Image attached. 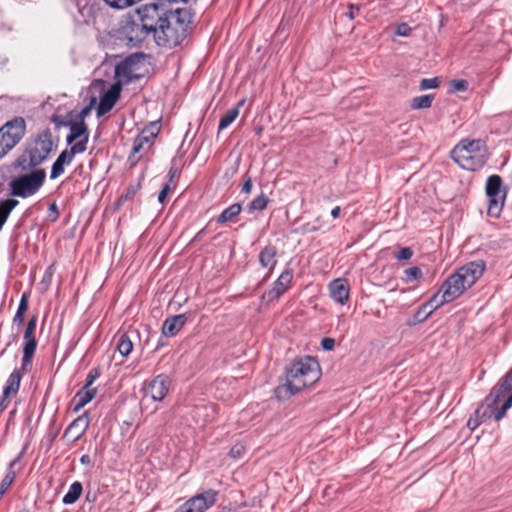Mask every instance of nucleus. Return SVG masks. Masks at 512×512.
I'll return each instance as SVG.
<instances>
[{"label":"nucleus","mask_w":512,"mask_h":512,"mask_svg":"<svg viewBox=\"0 0 512 512\" xmlns=\"http://www.w3.org/2000/svg\"><path fill=\"white\" fill-rule=\"evenodd\" d=\"M485 265L483 262H470L450 275L442 284L441 289L427 302L431 310L423 317L427 319L434 310L457 299L463 292L473 286L482 276Z\"/></svg>","instance_id":"f257e3e1"},{"label":"nucleus","mask_w":512,"mask_h":512,"mask_svg":"<svg viewBox=\"0 0 512 512\" xmlns=\"http://www.w3.org/2000/svg\"><path fill=\"white\" fill-rule=\"evenodd\" d=\"M192 13L186 8L167 10L160 20L156 32L157 45L164 48H174L181 44L192 29Z\"/></svg>","instance_id":"f03ea898"},{"label":"nucleus","mask_w":512,"mask_h":512,"mask_svg":"<svg viewBox=\"0 0 512 512\" xmlns=\"http://www.w3.org/2000/svg\"><path fill=\"white\" fill-rule=\"evenodd\" d=\"M319 378L320 365L315 358L306 356L295 360L287 369L286 383L276 389L277 397L295 395L314 384Z\"/></svg>","instance_id":"7ed1b4c3"},{"label":"nucleus","mask_w":512,"mask_h":512,"mask_svg":"<svg viewBox=\"0 0 512 512\" xmlns=\"http://www.w3.org/2000/svg\"><path fill=\"white\" fill-rule=\"evenodd\" d=\"M451 158L461 168L476 171L488 159L486 143L481 139H463L451 151Z\"/></svg>","instance_id":"20e7f679"},{"label":"nucleus","mask_w":512,"mask_h":512,"mask_svg":"<svg viewBox=\"0 0 512 512\" xmlns=\"http://www.w3.org/2000/svg\"><path fill=\"white\" fill-rule=\"evenodd\" d=\"M138 14L141 23H132L126 27L128 40L130 42H141L150 33H153L155 38L164 13L160 12L156 4H151L140 8Z\"/></svg>","instance_id":"39448f33"},{"label":"nucleus","mask_w":512,"mask_h":512,"mask_svg":"<svg viewBox=\"0 0 512 512\" xmlns=\"http://www.w3.org/2000/svg\"><path fill=\"white\" fill-rule=\"evenodd\" d=\"M53 148L52 133L45 129L35 139L33 145L27 150L28 159L22 156L18 160V166L23 170L37 168L47 158Z\"/></svg>","instance_id":"423d86ee"},{"label":"nucleus","mask_w":512,"mask_h":512,"mask_svg":"<svg viewBox=\"0 0 512 512\" xmlns=\"http://www.w3.org/2000/svg\"><path fill=\"white\" fill-rule=\"evenodd\" d=\"M45 179L46 171L43 168H32L29 173L21 174L10 181V194L21 198L33 196L43 186Z\"/></svg>","instance_id":"0eeeda50"},{"label":"nucleus","mask_w":512,"mask_h":512,"mask_svg":"<svg viewBox=\"0 0 512 512\" xmlns=\"http://www.w3.org/2000/svg\"><path fill=\"white\" fill-rule=\"evenodd\" d=\"M26 122L23 117H14L0 128V159L12 150L24 137Z\"/></svg>","instance_id":"6e6552de"},{"label":"nucleus","mask_w":512,"mask_h":512,"mask_svg":"<svg viewBox=\"0 0 512 512\" xmlns=\"http://www.w3.org/2000/svg\"><path fill=\"white\" fill-rule=\"evenodd\" d=\"M485 190L489 200L487 213L490 217L498 218L504 207L507 194L502 184V178L499 175L489 176Z\"/></svg>","instance_id":"1a4fd4ad"},{"label":"nucleus","mask_w":512,"mask_h":512,"mask_svg":"<svg viewBox=\"0 0 512 512\" xmlns=\"http://www.w3.org/2000/svg\"><path fill=\"white\" fill-rule=\"evenodd\" d=\"M217 496V491L208 489L191 497L184 504H182L176 510V512H205L215 504Z\"/></svg>","instance_id":"9d476101"},{"label":"nucleus","mask_w":512,"mask_h":512,"mask_svg":"<svg viewBox=\"0 0 512 512\" xmlns=\"http://www.w3.org/2000/svg\"><path fill=\"white\" fill-rule=\"evenodd\" d=\"M144 54L135 53L126 57L115 66V77L124 80L126 83L138 80L140 75L136 73L137 65L144 60Z\"/></svg>","instance_id":"9b49d317"},{"label":"nucleus","mask_w":512,"mask_h":512,"mask_svg":"<svg viewBox=\"0 0 512 512\" xmlns=\"http://www.w3.org/2000/svg\"><path fill=\"white\" fill-rule=\"evenodd\" d=\"M171 381L169 376L159 374L144 386V397L153 401H162L169 392Z\"/></svg>","instance_id":"f8f14e48"},{"label":"nucleus","mask_w":512,"mask_h":512,"mask_svg":"<svg viewBox=\"0 0 512 512\" xmlns=\"http://www.w3.org/2000/svg\"><path fill=\"white\" fill-rule=\"evenodd\" d=\"M69 134L66 137V142L68 145H79L83 146L81 153H84L87 149V144L89 140V131L85 121L83 119H79L77 121H73L69 123Z\"/></svg>","instance_id":"ddd939ff"},{"label":"nucleus","mask_w":512,"mask_h":512,"mask_svg":"<svg viewBox=\"0 0 512 512\" xmlns=\"http://www.w3.org/2000/svg\"><path fill=\"white\" fill-rule=\"evenodd\" d=\"M82 149L83 146L79 144L72 145L69 149L63 150L52 165L50 178L56 179L62 175L64 173L65 165H69L73 161L76 154H81Z\"/></svg>","instance_id":"4468645a"},{"label":"nucleus","mask_w":512,"mask_h":512,"mask_svg":"<svg viewBox=\"0 0 512 512\" xmlns=\"http://www.w3.org/2000/svg\"><path fill=\"white\" fill-rule=\"evenodd\" d=\"M508 393H512V375L509 371L499 384L492 389L490 394L486 397L485 402L488 403L489 406H496Z\"/></svg>","instance_id":"2eb2a0df"},{"label":"nucleus","mask_w":512,"mask_h":512,"mask_svg":"<svg viewBox=\"0 0 512 512\" xmlns=\"http://www.w3.org/2000/svg\"><path fill=\"white\" fill-rule=\"evenodd\" d=\"M121 84L120 82L113 84L108 91H106L100 98L97 107L98 117L105 115L114 107L115 103L120 97Z\"/></svg>","instance_id":"dca6fc26"},{"label":"nucleus","mask_w":512,"mask_h":512,"mask_svg":"<svg viewBox=\"0 0 512 512\" xmlns=\"http://www.w3.org/2000/svg\"><path fill=\"white\" fill-rule=\"evenodd\" d=\"M90 424L88 412L78 416L65 430L64 435L71 438L73 442L79 440L86 432Z\"/></svg>","instance_id":"f3484780"},{"label":"nucleus","mask_w":512,"mask_h":512,"mask_svg":"<svg viewBox=\"0 0 512 512\" xmlns=\"http://www.w3.org/2000/svg\"><path fill=\"white\" fill-rule=\"evenodd\" d=\"M293 279V271L290 268L285 269L278 279L274 282L273 288L267 293L269 300L278 299L289 288Z\"/></svg>","instance_id":"a211bd4d"},{"label":"nucleus","mask_w":512,"mask_h":512,"mask_svg":"<svg viewBox=\"0 0 512 512\" xmlns=\"http://www.w3.org/2000/svg\"><path fill=\"white\" fill-rule=\"evenodd\" d=\"M156 134L152 131L144 129L133 141L130 159L138 161L141 156L136 157L142 151H146L152 145Z\"/></svg>","instance_id":"6ab92c4d"},{"label":"nucleus","mask_w":512,"mask_h":512,"mask_svg":"<svg viewBox=\"0 0 512 512\" xmlns=\"http://www.w3.org/2000/svg\"><path fill=\"white\" fill-rule=\"evenodd\" d=\"M331 298L340 304H345L349 299V284L344 278H337L329 284Z\"/></svg>","instance_id":"aec40b11"},{"label":"nucleus","mask_w":512,"mask_h":512,"mask_svg":"<svg viewBox=\"0 0 512 512\" xmlns=\"http://www.w3.org/2000/svg\"><path fill=\"white\" fill-rule=\"evenodd\" d=\"M186 314H179L167 318L162 325V333L166 337L175 336L185 325Z\"/></svg>","instance_id":"412c9836"},{"label":"nucleus","mask_w":512,"mask_h":512,"mask_svg":"<svg viewBox=\"0 0 512 512\" xmlns=\"http://www.w3.org/2000/svg\"><path fill=\"white\" fill-rule=\"evenodd\" d=\"M97 389L96 388H85L82 387L74 396V412H78L82 409L86 404H88L92 399L96 396Z\"/></svg>","instance_id":"4be33fe9"},{"label":"nucleus","mask_w":512,"mask_h":512,"mask_svg":"<svg viewBox=\"0 0 512 512\" xmlns=\"http://www.w3.org/2000/svg\"><path fill=\"white\" fill-rule=\"evenodd\" d=\"M492 406H489L488 403L485 402V405H481L478 407L473 416L467 422V426L471 430H475L485 419L492 417Z\"/></svg>","instance_id":"5701e85b"},{"label":"nucleus","mask_w":512,"mask_h":512,"mask_svg":"<svg viewBox=\"0 0 512 512\" xmlns=\"http://www.w3.org/2000/svg\"><path fill=\"white\" fill-rule=\"evenodd\" d=\"M21 373L19 370H14L8 377L3 389L4 399L14 396L18 393L21 382Z\"/></svg>","instance_id":"b1692460"},{"label":"nucleus","mask_w":512,"mask_h":512,"mask_svg":"<svg viewBox=\"0 0 512 512\" xmlns=\"http://www.w3.org/2000/svg\"><path fill=\"white\" fill-rule=\"evenodd\" d=\"M245 100H240L235 107L229 109L226 114L220 119L218 131L228 128L239 116L240 108L244 105Z\"/></svg>","instance_id":"393cba45"},{"label":"nucleus","mask_w":512,"mask_h":512,"mask_svg":"<svg viewBox=\"0 0 512 512\" xmlns=\"http://www.w3.org/2000/svg\"><path fill=\"white\" fill-rule=\"evenodd\" d=\"M114 339L116 349L122 357H126L132 352L133 343L126 333H117Z\"/></svg>","instance_id":"a878e982"},{"label":"nucleus","mask_w":512,"mask_h":512,"mask_svg":"<svg viewBox=\"0 0 512 512\" xmlns=\"http://www.w3.org/2000/svg\"><path fill=\"white\" fill-rule=\"evenodd\" d=\"M259 261L263 267L269 268L271 271L277 263L276 248L273 246H266L259 254Z\"/></svg>","instance_id":"bb28decb"},{"label":"nucleus","mask_w":512,"mask_h":512,"mask_svg":"<svg viewBox=\"0 0 512 512\" xmlns=\"http://www.w3.org/2000/svg\"><path fill=\"white\" fill-rule=\"evenodd\" d=\"M215 412L214 405H200L193 409V417L197 423H206L213 420L211 413Z\"/></svg>","instance_id":"cd10ccee"},{"label":"nucleus","mask_w":512,"mask_h":512,"mask_svg":"<svg viewBox=\"0 0 512 512\" xmlns=\"http://www.w3.org/2000/svg\"><path fill=\"white\" fill-rule=\"evenodd\" d=\"M19 204L16 199H5L0 201V230L3 228L12 210Z\"/></svg>","instance_id":"c85d7f7f"},{"label":"nucleus","mask_w":512,"mask_h":512,"mask_svg":"<svg viewBox=\"0 0 512 512\" xmlns=\"http://www.w3.org/2000/svg\"><path fill=\"white\" fill-rule=\"evenodd\" d=\"M82 491V484L78 481L73 482L70 485L68 492L64 495L62 502L66 505L75 503L80 498Z\"/></svg>","instance_id":"c756f323"},{"label":"nucleus","mask_w":512,"mask_h":512,"mask_svg":"<svg viewBox=\"0 0 512 512\" xmlns=\"http://www.w3.org/2000/svg\"><path fill=\"white\" fill-rule=\"evenodd\" d=\"M21 457H22V454H19L14 460H12L9 463V471L5 475V477L2 479V481L0 482V490L6 492L9 489V487L13 484V482L16 478V473L13 470V468L20 461Z\"/></svg>","instance_id":"7c9ffc66"},{"label":"nucleus","mask_w":512,"mask_h":512,"mask_svg":"<svg viewBox=\"0 0 512 512\" xmlns=\"http://www.w3.org/2000/svg\"><path fill=\"white\" fill-rule=\"evenodd\" d=\"M242 210V206L239 203H234L226 208L217 218L216 222L218 224H223L228 221L233 220L236 216L240 214Z\"/></svg>","instance_id":"2f4dec72"},{"label":"nucleus","mask_w":512,"mask_h":512,"mask_svg":"<svg viewBox=\"0 0 512 512\" xmlns=\"http://www.w3.org/2000/svg\"><path fill=\"white\" fill-rule=\"evenodd\" d=\"M37 347L36 339L25 340L23 347L22 366H28L32 362L33 355Z\"/></svg>","instance_id":"473e14b6"},{"label":"nucleus","mask_w":512,"mask_h":512,"mask_svg":"<svg viewBox=\"0 0 512 512\" xmlns=\"http://www.w3.org/2000/svg\"><path fill=\"white\" fill-rule=\"evenodd\" d=\"M269 203V198L266 194L261 193L259 196L254 198L248 206V211L250 213L254 211H263Z\"/></svg>","instance_id":"72a5a7b5"},{"label":"nucleus","mask_w":512,"mask_h":512,"mask_svg":"<svg viewBox=\"0 0 512 512\" xmlns=\"http://www.w3.org/2000/svg\"><path fill=\"white\" fill-rule=\"evenodd\" d=\"M512 406V393L504 400L503 404L499 408L491 407L492 416L496 421H500L505 415L508 409Z\"/></svg>","instance_id":"f704fd0d"},{"label":"nucleus","mask_w":512,"mask_h":512,"mask_svg":"<svg viewBox=\"0 0 512 512\" xmlns=\"http://www.w3.org/2000/svg\"><path fill=\"white\" fill-rule=\"evenodd\" d=\"M28 309V295L24 293L21 297L17 312L14 316V322L19 325L24 321V315Z\"/></svg>","instance_id":"c9c22d12"},{"label":"nucleus","mask_w":512,"mask_h":512,"mask_svg":"<svg viewBox=\"0 0 512 512\" xmlns=\"http://www.w3.org/2000/svg\"><path fill=\"white\" fill-rule=\"evenodd\" d=\"M434 99L433 95H422L413 98L411 107L413 109H424L429 108L432 105V101Z\"/></svg>","instance_id":"e433bc0d"},{"label":"nucleus","mask_w":512,"mask_h":512,"mask_svg":"<svg viewBox=\"0 0 512 512\" xmlns=\"http://www.w3.org/2000/svg\"><path fill=\"white\" fill-rule=\"evenodd\" d=\"M139 189H140L139 182L130 184L126 188V191L119 197L118 204L120 205V204L124 203L125 201L133 199L134 196L138 193Z\"/></svg>","instance_id":"4c0bfd02"},{"label":"nucleus","mask_w":512,"mask_h":512,"mask_svg":"<svg viewBox=\"0 0 512 512\" xmlns=\"http://www.w3.org/2000/svg\"><path fill=\"white\" fill-rule=\"evenodd\" d=\"M36 324H37L36 316H33L32 318L29 319L26 329H25V332H24V336H23L24 340L35 339L34 332L36 329Z\"/></svg>","instance_id":"58836bf2"},{"label":"nucleus","mask_w":512,"mask_h":512,"mask_svg":"<svg viewBox=\"0 0 512 512\" xmlns=\"http://www.w3.org/2000/svg\"><path fill=\"white\" fill-rule=\"evenodd\" d=\"M404 273H405L407 282L418 280L422 277V271L417 266H413V267L406 269L404 271Z\"/></svg>","instance_id":"ea45409f"},{"label":"nucleus","mask_w":512,"mask_h":512,"mask_svg":"<svg viewBox=\"0 0 512 512\" xmlns=\"http://www.w3.org/2000/svg\"><path fill=\"white\" fill-rule=\"evenodd\" d=\"M439 86V80L438 78H425L422 79L420 82V89L421 90H427V89H435Z\"/></svg>","instance_id":"a19ab883"},{"label":"nucleus","mask_w":512,"mask_h":512,"mask_svg":"<svg viewBox=\"0 0 512 512\" xmlns=\"http://www.w3.org/2000/svg\"><path fill=\"white\" fill-rule=\"evenodd\" d=\"M99 377L98 369H91L89 373L87 374V377L85 379V384L83 387L85 388H93L92 384L95 382V380Z\"/></svg>","instance_id":"79ce46f5"},{"label":"nucleus","mask_w":512,"mask_h":512,"mask_svg":"<svg viewBox=\"0 0 512 512\" xmlns=\"http://www.w3.org/2000/svg\"><path fill=\"white\" fill-rule=\"evenodd\" d=\"M413 256V250L410 247L401 248L395 255L398 260H409Z\"/></svg>","instance_id":"37998d69"},{"label":"nucleus","mask_w":512,"mask_h":512,"mask_svg":"<svg viewBox=\"0 0 512 512\" xmlns=\"http://www.w3.org/2000/svg\"><path fill=\"white\" fill-rule=\"evenodd\" d=\"M411 31V27L407 23L403 22L398 24L396 29V35L407 37L411 34Z\"/></svg>","instance_id":"c03bdc74"},{"label":"nucleus","mask_w":512,"mask_h":512,"mask_svg":"<svg viewBox=\"0 0 512 512\" xmlns=\"http://www.w3.org/2000/svg\"><path fill=\"white\" fill-rule=\"evenodd\" d=\"M451 86L455 91H465L468 88V82L466 80H453Z\"/></svg>","instance_id":"a18cd8bd"},{"label":"nucleus","mask_w":512,"mask_h":512,"mask_svg":"<svg viewBox=\"0 0 512 512\" xmlns=\"http://www.w3.org/2000/svg\"><path fill=\"white\" fill-rule=\"evenodd\" d=\"M245 452V448L243 445L241 444H235L231 450H230V455L233 457V458H240L243 456Z\"/></svg>","instance_id":"49530a36"},{"label":"nucleus","mask_w":512,"mask_h":512,"mask_svg":"<svg viewBox=\"0 0 512 512\" xmlns=\"http://www.w3.org/2000/svg\"><path fill=\"white\" fill-rule=\"evenodd\" d=\"M321 346L326 351H331L335 347V340L330 337H325L321 341Z\"/></svg>","instance_id":"de8ad7c7"},{"label":"nucleus","mask_w":512,"mask_h":512,"mask_svg":"<svg viewBox=\"0 0 512 512\" xmlns=\"http://www.w3.org/2000/svg\"><path fill=\"white\" fill-rule=\"evenodd\" d=\"M170 190H171L170 183H166V184L163 186V188L161 189V191H160V193H159V195H158V201H159L160 203H162V204H163V203L165 202V200H166V198H167V196H168V194H169Z\"/></svg>","instance_id":"09e8293b"},{"label":"nucleus","mask_w":512,"mask_h":512,"mask_svg":"<svg viewBox=\"0 0 512 512\" xmlns=\"http://www.w3.org/2000/svg\"><path fill=\"white\" fill-rule=\"evenodd\" d=\"M426 305L427 303L421 306L416 313V317L418 318L419 321H425L426 319H423V317L431 310L430 306L424 309Z\"/></svg>","instance_id":"8fccbe9b"},{"label":"nucleus","mask_w":512,"mask_h":512,"mask_svg":"<svg viewBox=\"0 0 512 512\" xmlns=\"http://www.w3.org/2000/svg\"><path fill=\"white\" fill-rule=\"evenodd\" d=\"M252 187H253V184H252V179L251 178H247L246 181L244 182L243 186H242V192L245 193V194H249L252 190Z\"/></svg>","instance_id":"3c124183"},{"label":"nucleus","mask_w":512,"mask_h":512,"mask_svg":"<svg viewBox=\"0 0 512 512\" xmlns=\"http://www.w3.org/2000/svg\"><path fill=\"white\" fill-rule=\"evenodd\" d=\"M50 215H53L52 221H56L59 217L58 207L55 203H52L49 207Z\"/></svg>","instance_id":"603ef678"},{"label":"nucleus","mask_w":512,"mask_h":512,"mask_svg":"<svg viewBox=\"0 0 512 512\" xmlns=\"http://www.w3.org/2000/svg\"><path fill=\"white\" fill-rule=\"evenodd\" d=\"M359 6H356L354 4H350L349 5V11L345 14L349 19H354L355 18V13H354V10L356 11H359Z\"/></svg>","instance_id":"864d4df0"},{"label":"nucleus","mask_w":512,"mask_h":512,"mask_svg":"<svg viewBox=\"0 0 512 512\" xmlns=\"http://www.w3.org/2000/svg\"><path fill=\"white\" fill-rule=\"evenodd\" d=\"M179 174V171L177 168L175 167H171L170 170H169V173H168V176H169V181L167 183H172L173 182V179Z\"/></svg>","instance_id":"5fc2aeb1"},{"label":"nucleus","mask_w":512,"mask_h":512,"mask_svg":"<svg viewBox=\"0 0 512 512\" xmlns=\"http://www.w3.org/2000/svg\"><path fill=\"white\" fill-rule=\"evenodd\" d=\"M340 212H341V208H340L339 206H336V207H334V208L332 209V211H331V216H332L333 218H338V217H339V215H340Z\"/></svg>","instance_id":"6e6d98bb"},{"label":"nucleus","mask_w":512,"mask_h":512,"mask_svg":"<svg viewBox=\"0 0 512 512\" xmlns=\"http://www.w3.org/2000/svg\"><path fill=\"white\" fill-rule=\"evenodd\" d=\"M89 110H90L89 107L83 108L80 113V119L84 120V117L89 113Z\"/></svg>","instance_id":"4d7b16f0"},{"label":"nucleus","mask_w":512,"mask_h":512,"mask_svg":"<svg viewBox=\"0 0 512 512\" xmlns=\"http://www.w3.org/2000/svg\"><path fill=\"white\" fill-rule=\"evenodd\" d=\"M80 461L82 464H88L90 462V457L88 455H83Z\"/></svg>","instance_id":"13d9d810"},{"label":"nucleus","mask_w":512,"mask_h":512,"mask_svg":"<svg viewBox=\"0 0 512 512\" xmlns=\"http://www.w3.org/2000/svg\"><path fill=\"white\" fill-rule=\"evenodd\" d=\"M5 400L6 399H4V397H3L1 402H0V410H3L5 408V405H4Z\"/></svg>","instance_id":"bf43d9fd"},{"label":"nucleus","mask_w":512,"mask_h":512,"mask_svg":"<svg viewBox=\"0 0 512 512\" xmlns=\"http://www.w3.org/2000/svg\"><path fill=\"white\" fill-rule=\"evenodd\" d=\"M316 230H317V228H316V227H314V226H313V227H311V228H308V229H307V231H308V232H314V231H316Z\"/></svg>","instance_id":"052dcab7"},{"label":"nucleus","mask_w":512,"mask_h":512,"mask_svg":"<svg viewBox=\"0 0 512 512\" xmlns=\"http://www.w3.org/2000/svg\"><path fill=\"white\" fill-rule=\"evenodd\" d=\"M5 493H6V492H4V491L0 490V500L2 499V497L4 496V494H5Z\"/></svg>","instance_id":"680f3d73"},{"label":"nucleus","mask_w":512,"mask_h":512,"mask_svg":"<svg viewBox=\"0 0 512 512\" xmlns=\"http://www.w3.org/2000/svg\"><path fill=\"white\" fill-rule=\"evenodd\" d=\"M86 499H87L88 501H90V500L92 499V496H90V493H88V494L86 495Z\"/></svg>","instance_id":"e2e57ef3"},{"label":"nucleus","mask_w":512,"mask_h":512,"mask_svg":"<svg viewBox=\"0 0 512 512\" xmlns=\"http://www.w3.org/2000/svg\"><path fill=\"white\" fill-rule=\"evenodd\" d=\"M86 499H87L88 501H90V500L92 499V496H90V493H88V494L86 495Z\"/></svg>","instance_id":"0e129e2a"},{"label":"nucleus","mask_w":512,"mask_h":512,"mask_svg":"<svg viewBox=\"0 0 512 512\" xmlns=\"http://www.w3.org/2000/svg\"><path fill=\"white\" fill-rule=\"evenodd\" d=\"M20 512H29V511H27V510H22V511H20Z\"/></svg>","instance_id":"69168bd1"},{"label":"nucleus","mask_w":512,"mask_h":512,"mask_svg":"<svg viewBox=\"0 0 512 512\" xmlns=\"http://www.w3.org/2000/svg\"><path fill=\"white\" fill-rule=\"evenodd\" d=\"M509 372H510V373H511V375H512V368L509 370Z\"/></svg>","instance_id":"338daca9"},{"label":"nucleus","mask_w":512,"mask_h":512,"mask_svg":"<svg viewBox=\"0 0 512 512\" xmlns=\"http://www.w3.org/2000/svg\"><path fill=\"white\" fill-rule=\"evenodd\" d=\"M184 2H188L189 0H183Z\"/></svg>","instance_id":"774afa93"}]
</instances>
